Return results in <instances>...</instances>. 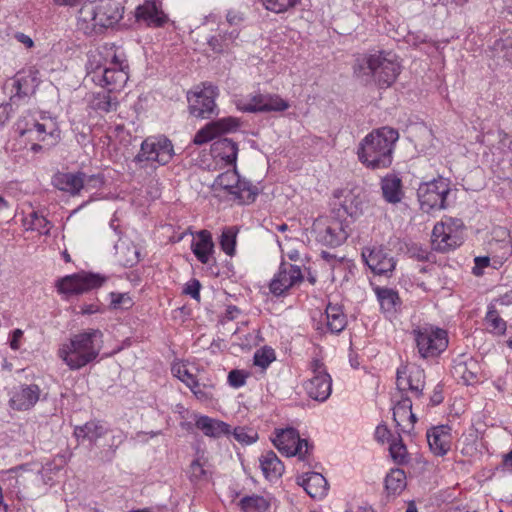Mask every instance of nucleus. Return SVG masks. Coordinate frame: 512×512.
<instances>
[{
  "mask_svg": "<svg viewBox=\"0 0 512 512\" xmlns=\"http://www.w3.org/2000/svg\"><path fill=\"white\" fill-rule=\"evenodd\" d=\"M396 385L399 391H410L419 398L425 386V372L415 365L401 366L397 369Z\"/></svg>",
  "mask_w": 512,
  "mask_h": 512,
  "instance_id": "obj_19",
  "label": "nucleus"
},
{
  "mask_svg": "<svg viewBox=\"0 0 512 512\" xmlns=\"http://www.w3.org/2000/svg\"><path fill=\"white\" fill-rule=\"evenodd\" d=\"M289 107V103L279 95L258 94L250 98L243 110L247 112H281Z\"/></svg>",
  "mask_w": 512,
  "mask_h": 512,
  "instance_id": "obj_26",
  "label": "nucleus"
},
{
  "mask_svg": "<svg viewBox=\"0 0 512 512\" xmlns=\"http://www.w3.org/2000/svg\"><path fill=\"white\" fill-rule=\"evenodd\" d=\"M399 139L397 130L381 127L366 135L360 142L357 155L359 161L370 169H383L392 164L395 143Z\"/></svg>",
  "mask_w": 512,
  "mask_h": 512,
  "instance_id": "obj_2",
  "label": "nucleus"
},
{
  "mask_svg": "<svg viewBox=\"0 0 512 512\" xmlns=\"http://www.w3.org/2000/svg\"><path fill=\"white\" fill-rule=\"evenodd\" d=\"M390 437H391V432L386 425L380 424L376 427L375 438L378 442L384 443L386 441H389Z\"/></svg>",
  "mask_w": 512,
  "mask_h": 512,
  "instance_id": "obj_59",
  "label": "nucleus"
},
{
  "mask_svg": "<svg viewBox=\"0 0 512 512\" xmlns=\"http://www.w3.org/2000/svg\"><path fill=\"white\" fill-rule=\"evenodd\" d=\"M302 280L303 276L299 266L283 262L271 280L269 288L272 294L280 296Z\"/></svg>",
  "mask_w": 512,
  "mask_h": 512,
  "instance_id": "obj_22",
  "label": "nucleus"
},
{
  "mask_svg": "<svg viewBox=\"0 0 512 512\" xmlns=\"http://www.w3.org/2000/svg\"><path fill=\"white\" fill-rule=\"evenodd\" d=\"M124 7L116 0H91L84 9V20L80 30L86 35L101 33L113 27L122 18Z\"/></svg>",
  "mask_w": 512,
  "mask_h": 512,
  "instance_id": "obj_4",
  "label": "nucleus"
},
{
  "mask_svg": "<svg viewBox=\"0 0 512 512\" xmlns=\"http://www.w3.org/2000/svg\"><path fill=\"white\" fill-rule=\"evenodd\" d=\"M216 96L217 87L210 83H203L201 90H196L187 96L190 113L199 118L211 117L216 109Z\"/></svg>",
  "mask_w": 512,
  "mask_h": 512,
  "instance_id": "obj_14",
  "label": "nucleus"
},
{
  "mask_svg": "<svg viewBox=\"0 0 512 512\" xmlns=\"http://www.w3.org/2000/svg\"><path fill=\"white\" fill-rule=\"evenodd\" d=\"M106 433V428L99 421H89L83 426H77L74 429V435L78 440L88 439L96 442Z\"/></svg>",
  "mask_w": 512,
  "mask_h": 512,
  "instance_id": "obj_39",
  "label": "nucleus"
},
{
  "mask_svg": "<svg viewBox=\"0 0 512 512\" xmlns=\"http://www.w3.org/2000/svg\"><path fill=\"white\" fill-rule=\"evenodd\" d=\"M213 188L215 190H225L228 194L233 195L235 199H238L241 203L246 201H254L256 196L252 185L249 182L240 179L235 166L233 169H229L224 173L219 174L214 180Z\"/></svg>",
  "mask_w": 512,
  "mask_h": 512,
  "instance_id": "obj_9",
  "label": "nucleus"
},
{
  "mask_svg": "<svg viewBox=\"0 0 512 512\" xmlns=\"http://www.w3.org/2000/svg\"><path fill=\"white\" fill-rule=\"evenodd\" d=\"M275 359V352L270 347H263L254 354V364L262 369H266Z\"/></svg>",
  "mask_w": 512,
  "mask_h": 512,
  "instance_id": "obj_49",
  "label": "nucleus"
},
{
  "mask_svg": "<svg viewBox=\"0 0 512 512\" xmlns=\"http://www.w3.org/2000/svg\"><path fill=\"white\" fill-rule=\"evenodd\" d=\"M41 394L37 384H20L12 390L9 404L15 410L27 411L36 405Z\"/></svg>",
  "mask_w": 512,
  "mask_h": 512,
  "instance_id": "obj_23",
  "label": "nucleus"
},
{
  "mask_svg": "<svg viewBox=\"0 0 512 512\" xmlns=\"http://www.w3.org/2000/svg\"><path fill=\"white\" fill-rule=\"evenodd\" d=\"M334 197L337 199L334 203V211L338 219L345 216L356 219L362 215L364 200L359 192L343 189L336 191Z\"/></svg>",
  "mask_w": 512,
  "mask_h": 512,
  "instance_id": "obj_18",
  "label": "nucleus"
},
{
  "mask_svg": "<svg viewBox=\"0 0 512 512\" xmlns=\"http://www.w3.org/2000/svg\"><path fill=\"white\" fill-rule=\"evenodd\" d=\"M462 237L453 229L452 220L437 223L432 231V244L440 252H446L460 246Z\"/></svg>",
  "mask_w": 512,
  "mask_h": 512,
  "instance_id": "obj_24",
  "label": "nucleus"
},
{
  "mask_svg": "<svg viewBox=\"0 0 512 512\" xmlns=\"http://www.w3.org/2000/svg\"><path fill=\"white\" fill-rule=\"evenodd\" d=\"M272 441L274 446L288 457L297 455L299 459L304 460L306 454H308L309 445L307 440L301 439L294 428L278 431Z\"/></svg>",
  "mask_w": 512,
  "mask_h": 512,
  "instance_id": "obj_15",
  "label": "nucleus"
},
{
  "mask_svg": "<svg viewBox=\"0 0 512 512\" xmlns=\"http://www.w3.org/2000/svg\"><path fill=\"white\" fill-rule=\"evenodd\" d=\"M189 389L199 401L209 402L213 400V384H201L196 381L195 387L194 385H191Z\"/></svg>",
  "mask_w": 512,
  "mask_h": 512,
  "instance_id": "obj_50",
  "label": "nucleus"
},
{
  "mask_svg": "<svg viewBox=\"0 0 512 512\" xmlns=\"http://www.w3.org/2000/svg\"><path fill=\"white\" fill-rule=\"evenodd\" d=\"M353 70L354 75L363 82L388 88L399 76L401 65L394 53L378 51L358 58Z\"/></svg>",
  "mask_w": 512,
  "mask_h": 512,
  "instance_id": "obj_1",
  "label": "nucleus"
},
{
  "mask_svg": "<svg viewBox=\"0 0 512 512\" xmlns=\"http://www.w3.org/2000/svg\"><path fill=\"white\" fill-rule=\"evenodd\" d=\"M200 288H201L200 282L196 279H193L186 284V286L184 288V293L187 295H190L193 299L199 301Z\"/></svg>",
  "mask_w": 512,
  "mask_h": 512,
  "instance_id": "obj_57",
  "label": "nucleus"
},
{
  "mask_svg": "<svg viewBox=\"0 0 512 512\" xmlns=\"http://www.w3.org/2000/svg\"><path fill=\"white\" fill-rule=\"evenodd\" d=\"M390 456L398 465H404L409 462V455L406 446L401 439L394 440L389 446Z\"/></svg>",
  "mask_w": 512,
  "mask_h": 512,
  "instance_id": "obj_46",
  "label": "nucleus"
},
{
  "mask_svg": "<svg viewBox=\"0 0 512 512\" xmlns=\"http://www.w3.org/2000/svg\"><path fill=\"white\" fill-rule=\"evenodd\" d=\"M206 471L199 460H195L190 465V477L192 480H200L205 477Z\"/></svg>",
  "mask_w": 512,
  "mask_h": 512,
  "instance_id": "obj_58",
  "label": "nucleus"
},
{
  "mask_svg": "<svg viewBox=\"0 0 512 512\" xmlns=\"http://www.w3.org/2000/svg\"><path fill=\"white\" fill-rule=\"evenodd\" d=\"M213 248L212 236L207 230L198 232L197 239L191 244L194 255L203 264L209 263Z\"/></svg>",
  "mask_w": 512,
  "mask_h": 512,
  "instance_id": "obj_33",
  "label": "nucleus"
},
{
  "mask_svg": "<svg viewBox=\"0 0 512 512\" xmlns=\"http://www.w3.org/2000/svg\"><path fill=\"white\" fill-rule=\"evenodd\" d=\"M418 352L422 358H433L448 346L447 332L443 329L424 326L413 330Z\"/></svg>",
  "mask_w": 512,
  "mask_h": 512,
  "instance_id": "obj_6",
  "label": "nucleus"
},
{
  "mask_svg": "<svg viewBox=\"0 0 512 512\" xmlns=\"http://www.w3.org/2000/svg\"><path fill=\"white\" fill-rule=\"evenodd\" d=\"M385 487L389 493L400 494L406 487V474L402 469H391L385 478Z\"/></svg>",
  "mask_w": 512,
  "mask_h": 512,
  "instance_id": "obj_40",
  "label": "nucleus"
},
{
  "mask_svg": "<svg viewBox=\"0 0 512 512\" xmlns=\"http://www.w3.org/2000/svg\"><path fill=\"white\" fill-rule=\"evenodd\" d=\"M301 0H262L267 10L275 13H284L295 7Z\"/></svg>",
  "mask_w": 512,
  "mask_h": 512,
  "instance_id": "obj_47",
  "label": "nucleus"
},
{
  "mask_svg": "<svg viewBox=\"0 0 512 512\" xmlns=\"http://www.w3.org/2000/svg\"><path fill=\"white\" fill-rule=\"evenodd\" d=\"M118 261L126 266L132 267L139 261V251L133 245H127L124 242L115 245Z\"/></svg>",
  "mask_w": 512,
  "mask_h": 512,
  "instance_id": "obj_41",
  "label": "nucleus"
},
{
  "mask_svg": "<svg viewBox=\"0 0 512 512\" xmlns=\"http://www.w3.org/2000/svg\"><path fill=\"white\" fill-rule=\"evenodd\" d=\"M326 329L331 333H340L347 325V318L340 305L329 303L325 310Z\"/></svg>",
  "mask_w": 512,
  "mask_h": 512,
  "instance_id": "obj_36",
  "label": "nucleus"
},
{
  "mask_svg": "<svg viewBox=\"0 0 512 512\" xmlns=\"http://www.w3.org/2000/svg\"><path fill=\"white\" fill-rule=\"evenodd\" d=\"M14 38L21 44H23L26 48H32L34 46V41L29 35H26L22 32H16L14 34Z\"/></svg>",
  "mask_w": 512,
  "mask_h": 512,
  "instance_id": "obj_63",
  "label": "nucleus"
},
{
  "mask_svg": "<svg viewBox=\"0 0 512 512\" xmlns=\"http://www.w3.org/2000/svg\"><path fill=\"white\" fill-rule=\"evenodd\" d=\"M449 193V182L443 177L421 183L417 190L421 210L429 213L433 210L445 209Z\"/></svg>",
  "mask_w": 512,
  "mask_h": 512,
  "instance_id": "obj_7",
  "label": "nucleus"
},
{
  "mask_svg": "<svg viewBox=\"0 0 512 512\" xmlns=\"http://www.w3.org/2000/svg\"><path fill=\"white\" fill-rule=\"evenodd\" d=\"M111 92H99L93 94L90 107L101 112H110L117 106V102L110 96Z\"/></svg>",
  "mask_w": 512,
  "mask_h": 512,
  "instance_id": "obj_42",
  "label": "nucleus"
},
{
  "mask_svg": "<svg viewBox=\"0 0 512 512\" xmlns=\"http://www.w3.org/2000/svg\"><path fill=\"white\" fill-rule=\"evenodd\" d=\"M110 297H111V306L114 309H118V308L127 309V308L131 307V305H132V300L129 297V295L126 293L112 292V293H110Z\"/></svg>",
  "mask_w": 512,
  "mask_h": 512,
  "instance_id": "obj_54",
  "label": "nucleus"
},
{
  "mask_svg": "<svg viewBox=\"0 0 512 512\" xmlns=\"http://www.w3.org/2000/svg\"><path fill=\"white\" fill-rule=\"evenodd\" d=\"M297 482L313 499L320 500L327 495L328 482L325 477L318 472L306 473L301 477H298Z\"/></svg>",
  "mask_w": 512,
  "mask_h": 512,
  "instance_id": "obj_29",
  "label": "nucleus"
},
{
  "mask_svg": "<svg viewBox=\"0 0 512 512\" xmlns=\"http://www.w3.org/2000/svg\"><path fill=\"white\" fill-rule=\"evenodd\" d=\"M393 420L396 426L404 433H410L417 420L412 412V401L409 397L401 396V399L393 407Z\"/></svg>",
  "mask_w": 512,
  "mask_h": 512,
  "instance_id": "obj_27",
  "label": "nucleus"
},
{
  "mask_svg": "<svg viewBox=\"0 0 512 512\" xmlns=\"http://www.w3.org/2000/svg\"><path fill=\"white\" fill-rule=\"evenodd\" d=\"M384 199L391 204L399 203L403 198L402 181L396 175H387L381 181Z\"/></svg>",
  "mask_w": 512,
  "mask_h": 512,
  "instance_id": "obj_35",
  "label": "nucleus"
},
{
  "mask_svg": "<svg viewBox=\"0 0 512 512\" xmlns=\"http://www.w3.org/2000/svg\"><path fill=\"white\" fill-rule=\"evenodd\" d=\"M171 371L173 375L177 377L181 382H183L188 388L191 385L195 386L197 379L192 373L189 372L185 364L174 363L172 365Z\"/></svg>",
  "mask_w": 512,
  "mask_h": 512,
  "instance_id": "obj_48",
  "label": "nucleus"
},
{
  "mask_svg": "<svg viewBox=\"0 0 512 512\" xmlns=\"http://www.w3.org/2000/svg\"><path fill=\"white\" fill-rule=\"evenodd\" d=\"M233 436L242 444H251L258 438L257 432L245 427H236L233 431Z\"/></svg>",
  "mask_w": 512,
  "mask_h": 512,
  "instance_id": "obj_52",
  "label": "nucleus"
},
{
  "mask_svg": "<svg viewBox=\"0 0 512 512\" xmlns=\"http://www.w3.org/2000/svg\"><path fill=\"white\" fill-rule=\"evenodd\" d=\"M118 48L114 44H103L88 53L86 63L87 77L93 81V75L101 73L110 64L117 63Z\"/></svg>",
  "mask_w": 512,
  "mask_h": 512,
  "instance_id": "obj_20",
  "label": "nucleus"
},
{
  "mask_svg": "<svg viewBox=\"0 0 512 512\" xmlns=\"http://www.w3.org/2000/svg\"><path fill=\"white\" fill-rule=\"evenodd\" d=\"M31 217V229L37 230L43 234H48L51 228V223L44 216L38 215L37 212H32Z\"/></svg>",
  "mask_w": 512,
  "mask_h": 512,
  "instance_id": "obj_53",
  "label": "nucleus"
},
{
  "mask_svg": "<svg viewBox=\"0 0 512 512\" xmlns=\"http://www.w3.org/2000/svg\"><path fill=\"white\" fill-rule=\"evenodd\" d=\"M427 441L436 456H444L451 447L450 428L445 425L434 427L427 432Z\"/></svg>",
  "mask_w": 512,
  "mask_h": 512,
  "instance_id": "obj_30",
  "label": "nucleus"
},
{
  "mask_svg": "<svg viewBox=\"0 0 512 512\" xmlns=\"http://www.w3.org/2000/svg\"><path fill=\"white\" fill-rule=\"evenodd\" d=\"M263 475L268 480L280 478L284 472V465L273 451H267L259 458Z\"/></svg>",
  "mask_w": 512,
  "mask_h": 512,
  "instance_id": "obj_34",
  "label": "nucleus"
},
{
  "mask_svg": "<svg viewBox=\"0 0 512 512\" xmlns=\"http://www.w3.org/2000/svg\"><path fill=\"white\" fill-rule=\"evenodd\" d=\"M219 35L221 36V39H223V42H225L227 45L228 49H230L235 40L238 38L239 31L237 28H233L231 31Z\"/></svg>",
  "mask_w": 512,
  "mask_h": 512,
  "instance_id": "obj_62",
  "label": "nucleus"
},
{
  "mask_svg": "<svg viewBox=\"0 0 512 512\" xmlns=\"http://www.w3.org/2000/svg\"><path fill=\"white\" fill-rule=\"evenodd\" d=\"M246 375L241 370H231L228 374V383L234 388H239L245 384Z\"/></svg>",
  "mask_w": 512,
  "mask_h": 512,
  "instance_id": "obj_55",
  "label": "nucleus"
},
{
  "mask_svg": "<svg viewBox=\"0 0 512 512\" xmlns=\"http://www.w3.org/2000/svg\"><path fill=\"white\" fill-rule=\"evenodd\" d=\"M475 266L473 267V274L476 276H480L483 273V268L487 267L490 263L489 257H476L475 258Z\"/></svg>",
  "mask_w": 512,
  "mask_h": 512,
  "instance_id": "obj_61",
  "label": "nucleus"
},
{
  "mask_svg": "<svg viewBox=\"0 0 512 512\" xmlns=\"http://www.w3.org/2000/svg\"><path fill=\"white\" fill-rule=\"evenodd\" d=\"M237 231L234 227L225 228L220 237L221 249L229 256L235 252Z\"/></svg>",
  "mask_w": 512,
  "mask_h": 512,
  "instance_id": "obj_45",
  "label": "nucleus"
},
{
  "mask_svg": "<svg viewBox=\"0 0 512 512\" xmlns=\"http://www.w3.org/2000/svg\"><path fill=\"white\" fill-rule=\"evenodd\" d=\"M23 336V332L20 329H15L12 333V337L10 339V347L13 350H18L20 348V339Z\"/></svg>",
  "mask_w": 512,
  "mask_h": 512,
  "instance_id": "obj_64",
  "label": "nucleus"
},
{
  "mask_svg": "<svg viewBox=\"0 0 512 512\" xmlns=\"http://www.w3.org/2000/svg\"><path fill=\"white\" fill-rule=\"evenodd\" d=\"M17 129L21 136H27L29 140H37L48 146L55 145L60 139V129L55 121L49 119L45 122L34 121L31 126H22V121L17 123Z\"/></svg>",
  "mask_w": 512,
  "mask_h": 512,
  "instance_id": "obj_17",
  "label": "nucleus"
},
{
  "mask_svg": "<svg viewBox=\"0 0 512 512\" xmlns=\"http://www.w3.org/2000/svg\"><path fill=\"white\" fill-rule=\"evenodd\" d=\"M486 321L493 332L499 335L505 333L506 322L498 315L494 307H489V310L486 314Z\"/></svg>",
  "mask_w": 512,
  "mask_h": 512,
  "instance_id": "obj_51",
  "label": "nucleus"
},
{
  "mask_svg": "<svg viewBox=\"0 0 512 512\" xmlns=\"http://www.w3.org/2000/svg\"><path fill=\"white\" fill-rule=\"evenodd\" d=\"M174 146L166 136H149L141 144L133 162L144 168L147 163L168 164L174 157Z\"/></svg>",
  "mask_w": 512,
  "mask_h": 512,
  "instance_id": "obj_5",
  "label": "nucleus"
},
{
  "mask_svg": "<svg viewBox=\"0 0 512 512\" xmlns=\"http://www.w3.org/2000/svg\"><path fill=\"white\" fill-rule=\"evenodd\" d=\"M135 18L137 22H143L147 26L160 27L167 18L161 10L159 4L153 0H146L135 10Z\"/></svg>",
  "mask_w": 512,
  "mask_h": 512,
  "instance_id": "obj_28",
  "label": "nucleus"
},
{
  "mask_svg": "<svg viewBox=\"0 0 512 512\" xmlns=\"http://www.w3.org/2000/svg\"><path fill=\"white\" fill-rule=\"evenodd\" d=\"M238 126V120L233 117H224L216 121H212L195 134L193 142L196 145L205 144L222 133L236 130Z\"/></svg>",
  "mask_w": 512,
  "mask_h": 512,
  "instance_id": "obj_25",
  "label": "nucleus"
},
{
  "mask_svg": "<svg viewBox=\"0 0 512 512\" xmlns=\"http://www.w3.org/2000/svg\"><path fill=\"white\" fill-rule=\"evenodd\" d=\"M362 258L376 275L390 276L396 266L394 258L382 246L363 249Z\"/></svg>",
  "mask_w": 512,
  "mask_h": 512,
  "instance_id": "obj_21",
  "label": "nucleus"
},
{
  "mask_svg": "<svg viewBox=\"0 0 512 512\" xmlns=\"http://www.w3.org/2000/svg\"><path fill=\"white\" fill-rule=\"evenodd\" d=\"M239 506L243 512H265L269 508L267 500L259 495L245 496Z\"/></svg>",
  "mask_w": 512,
  "mask_h": 512,
  "instance_id": "obj_43",
  "label": "nucleus"
},
{
  "mask_svg": "<svg viewBox=\"0 0 512 512\" xmlns=\"http://www.w3.org/2000/svg\"><path fill=\"white\" fill-rule=\"evenodd\" d=\"M53 185L72 196L78 195L82 189L93 183V187L102 185L103 180L99 175L87 176L83 172L57 173L53 177Z\"/></svg>",
  "mask_w": 512,
  "mask_h": 512,
  "instance_id": "obj_16",
  "label": "nucleus"
},
{
  "mask_svg": "<svg viewBox=\"0 0 512 512\" xmlns=\"http://www.w3.org/2000/svg\"><path fill=\"white\" fill-rule=\"evenodd\" d=\"M374 291L384 312L393 313L400 307L401 301L397 291L382 287H376Z\"/></svg>",
  "mask_w": 512,
  "mask_h": 512,
  "instance_id": "obj_38",
  "label": "nucleus"
},
{
  "mask_svg": "<svg viewBox=\"0 0 512 512\" xmlns=\"http://www.w3.org/2000/svg\"><path fill=\"white\" fill-rule=\"evenodd\" d=\"M105 277L93 273H77L65 276L57 282L58 291L66 296L79 295L102 286Z\"/></svg>",
  "mask_w": 512,
  "mask_h": 512,
  "instance_id": "obj_12",
  "label": "nucleus"
},
{
  "mask_svg": "<svg viewBox=\"0 0 512 512\" xmlns=\"http://www.w3.org/2000/svg\"><path fill=\"white\" fill-rule=\"evenodd\" d=\"M312 233L316 241L329 247L340 246L348 237L346 227L340 219L327 217H319L314 221Z\"/></svg>",
  "mask_w": 512,
  "mask_h": 512,
  "instance_id": "obj_10",
  "label": "nucleus"
},
{
  "mask_svg": "<svg viewBox=\"0 0 512 512\" xmlns=\"http://www.w3.org/2000/svg\"><path fill=\"white\" fill-rule=\"evenodd\" d=\"M312 376L304 383V389L313 400L324 402L332 392V379L325 364L320 359H312L309 364Z\"/></svg>",
  "mask_w": 512,
  "mask_h": 512,
  "instance_id": "obj_8",
  "label": "nucleus"
},
{
  "mask_svg": "<svg viewBox=\"0 0 512 512\" xmlns=\"http://www.w3.org/2000/svg\"><path fill=\"white\" fill-rule=\"evenodd\" d=\"M102 347L103 333L98 329H88L62 344L58 356L71 370H79L94 361Z\"/></svg>",
  "mask_w": 512,
  "mask_h": 512,
  "instance_id": "obj_3",
  "label": "nucleus"
},
{
  "mask_svg": "<svg viewBox=\"0 0 512 512\" xmlns=\"http://www.w3.org/2000/svg\"><path fill=\"white\" fill-rule=\"evenodd\" d=\"M209 46L212 48L214 52L217 53H222L229 50L225 42H223V39H221L220 35L213 36L209 40Z\"/></svg>",
  "mask_w": 512,
  "mask_h": 512,
  "instance_id": "obj_60",
  "label": "nucleus"
},
{
  "mask_svg": "<svg viewBox=\"0 0 512 512\" xmlns=\"http://www.w3.org/2000/svg\"><path fill=\"white\" fill-rule=\"evenodd\" d=\"M65 464V457L58 455L52 460L46 462L38 472L24 476L23 480L31 483L27 488L34 495H40L47 490L48 486H52L54 484V477L60 472Z\"/></svg>",
  "mask_w": 512,
  "mask_h": 512,
  "instance_id": "obj_11",
  "label": "nucleus"
},
{
  "mask_svg": "<svg viewBox=\"0 0 512 512\" xmlns=\"http://www.w3.org/2000/svg\"><path fill=\"white\" fill-rule=\"evenodd\" d=\"M211 152L215 158L224 161L226 165L232 167L235 166L238 155V146L231 139H218L212 144Z\"/></svg>",
  "mask_w": 512,
  "mask_h": 512,
  "instance_id": "obj_31",
  "label": "nucleus"
},
{
  "mask_svg": "<svg viewBox=\"0 0 512 512\" xmlns=\"http://www.w3.org/2000/svg\"><path fill=\"white\" fill-rule=\"evenodd\" d=\"M52 2L59 7L78 9L77 26L80 29V26L84 20V9H87L89 2H91V0H52Z\"/></svg>",
  "mask_w": 512,
  "mask_h": 512,
  "instance_id": "obj_44",
  "label": "nucleus"
},
{
  "mask_svg": "<svg viewBox=\"0 0 512 512\" xmlns=\"http://www.w3.org/2000/svg\"><path fill=\"white\" fill-rule=\"evenodd\" d=\"M36 86V77L32 70L18 73L12 81V91L14 93L11 99H21L32 95L35 92Z\"/></svg>",
  "mask_w": 512,
  "mask_h": 512,
  "instance_id": "obj_32",
  "label": "nucleus"
},
{
  "mask_svg": "<svg viewBox=\"0 0 512 512\" xmlns=\"http://www.w3.org/2000/svg\"><path fill=\"white\" fill-rule=\"evenodd\" d=\"M455 372L461 375L465 384H470L476 379V374L468 369L467 363H459L455 367Z\"/></svg>",
  "mask_w": 512,
  "mask_h": 512,
  "instance_id": "obj_56",
  "label": "nucleus"
},
{
  "mask_svg": "<svg viewBox=\"0 0 512 512\" xmlns=\"http://www.w3.org/2000/svg\"><path fill=\"white\" fill-rule=\"evenodd\" d=\"M128 69L127 61L120 55L117 63L110 64L101 73L93 75V82L105 88L108 92L120 91L129 79Z\"/></svg>",
  "mask_w": 512,
  "mask_h": 512,
  "instance_id": "obj_13",
  "label": "nucleus"
},
{
  "mask_svg": "<svg viewBox=\"0 0 512 512\" xmlns=\"http://www.w3.org/2000/svg\"><path fill=\"white\" fill-rule=\"evenodd\" d=\"M195 425L209 437H220L230 433V426L227 423L212 419L208 416H200L196 420Z\"/></svg>",
  "mask_w": 512,
  "mask_h": 512,
  "instance_id": "obj_37",
  "label": "nucleus"
}]
</instances>
